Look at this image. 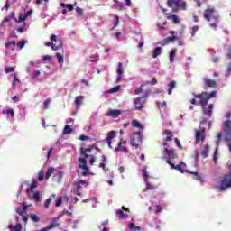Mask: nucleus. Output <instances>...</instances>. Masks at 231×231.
<instances>
[{
    "label": "nucleus",
    "instance_id": "48",
    "mask_svg": "<svg viewBox=\"0 0 231 231\" xmlns=\"http://www.w3.org/2000/svg\"><path fill=\"white\" fill-rule=\"evenodd\" d=\"M39 75H41V71L34 70L33 73L31 75V79H37V77H39Z\"/></svg>",
    "mask_w": 231,
    "mask_h": 231
},
{
    "label": "nucleus",
    "instance_id": "18",
    "mask_svg": "<svg viewBox=\"0 0 231 231\" xmlns=\"http://www.w3.org/2000/svg\"><path fill=\"white\" fill-rule=\"evenodd\" d=\"M83 100H84L83 96H78V97H75V104H76L77 109L80 108V106H82Z\"/></svg>",
    "mask_w": 231,
    "mask_h": 231
},
{
    "label": "nucleus",
    "instance_id": "36",
    "mask_svg": "<svg viewBox=\"0 0 231 231\" xmlns=\"http://www.w3.org/2000/svg\"><path fill=\"white\" fill-rule=\"evenodd\" d=\"M51 103V98L48 97L43 103V109H49L50 104Z\"/></svg>",
    "mask_w": 231,
    "mask_h": 231
},
{
    "label": "nucleus",
    "instance_id": "61",
    "mask_svg": "<svg viewBox=\"0 0 231 231\" xmlns=\"http://www.w3.org/2000/svg\"><path fill=\"white\" fill-rule=\"evenodd\" d=\"M51 60V56L50 55H45L42 57L43 62H46V60Z\"/></svg>",
    "mask_w": 231,
    "mask_h": 231
},
{
    "label": "nucleus",
    "instance_id": "26",
    "mask_svg": "<svg viewBox=\"0 0 231 231\" xmlns=\"http://www.w3.org/2000/svg\"><path fill=\"white\" fill-rule=\"evenodd\" d=\"M114 3H116L115 6L119 10V12H122L124 10V3L118 1V0H114Z\"/></svg>",
    "mask_w": 231,
    "mask_h": 231
},
{
    "label": "nucleus",
    "instance_id": "45",
    "mask_svg": "<svg viewBox=\"0 0 231 231\" xmlns=\"http://www.w3.org/2000/svg\"><path fill=\"white\" fill-rule=\"evenodd\" d=\"M132 125L133 127H137L138 129H140V127H142V125L140 124V122L134 120L132 121Z\"/></svg>",
    "mask_w": 231,
    "mask_h": 231
},
{
    "label": "nucleus",
    "instance_id": "5",
    "mask_svg": "<svg viewBox=\"0 0 231 231\" xmlns=\"http://www.w3.org/2000/svg\"><path fill=\"white\" fill-rule=\"evenodd\" d=\"M142 133L135 132L133 134V137H131V145L132 147H135V149L140 148V143H142Z\"/></svg>",
    "mask_w": 231,
    "mask_h": 231
},
{
    "label": "nucleus",
    "instance_id": "41",
    "mask_svg": "<svg viewBox=\"0 0 231 231\" xmlns=\"http://www.w3.org/2000/svg\"><path fill=\"white\" fill-rule=\"evenodd\" d=\"M13 71H15L14 67H5V73H13Z\"/></svg>",
    "mask_w": 231,
    "mask_h": 231
},
{
    "label": "nucleus",
    "instance_id": "56",
    "mask_svg": "<svg viewBox=\"0 0 231 231\" xmlns=\"http://www.w3.org/2000/svg\"><path fill=\"white\" fill-rule=\"evenodd\" d=\"M38 180L39 181H42V180H44V174L42 173V171H40L38 173Z\"/></svg>",
    "mask_w": 231,
    "mask_h": 231
},
{
    "label": "nucleus",
    "instance_id": "17",
    "mask_svg": "<svg viewBox=\"0 0 231 231\" xmlns=\"http://www.w3.org/2000/svg\"><path fill=\"white\" fill-rule=\"evenodd\" d=\"M122 112L120 110H109L107 112V116H111V118H118Z\"/></svg>",
    "mask_w": 231,
    "mask_h": 231
},
{
    "label": "nucleus",
    "instance_id": "28",
    "mask_svg": "<svg viewBox=\"0 0 231 231\" xmlns=\"http://www.w3.org/2000/svg\"><path fill=\"white\" fill-rule=\"evenodd\" d=\"M60 5L62 6V8H68L69 12H73V10H75V8L73 7V4L61 3Z\"/></svg>",
    "mask_w": 231,
    "mask_h": 231
},
{
    "label": "nucleus",
    "instance_id": "33",
    "mask_svg": "<svg viewBox=\"0 0 231 231\" xmlns=\"http://www.w3.org/2000/svg\"><path fill=\"white\" fill-rule=\"evenodd\" d=\"M37 185H38L37 180L32 179V182L30 184V190H33V189H37Z\"/></svg>",
    "mask_w": 231,
    "mask_h": 231
},
{
    "label": "nucleus",
    "instance_id": "64",
    "mask_svg": "<svg viewBox=\"0 0 231 231\" xmlns=\"http://www.w3.org/2000/svg\"><path fill=\"white\" fill-rule=\"evenodd\" d=\"M194 1L197 4V6H201V4L205 3V0H194Z\"/></svg>",
    "mask_w": 231,
    "mask_h": 231
},
{
    "label": "nucleus",
    "instance_id": "22",
    "mask_svg": "<svg viewBox=\"0 0 231 231\" xmlns=\"http://www.w3.org/2000/svg\"><path fill=\"white\" fill-rule=\"evenodd\" d=\"M210 151V147L208 145H205L202 149L201 154L203 158H208V152Z\"/></svg>",
    "mask_w": 231,
    "mask_h": 231
},
{
    "label": "nucleus",
    "instance_id": "63",
    "mask_svg": "<svg viewBox=\"0 0 231 231\" xmlns=\"http://www.w3.org/2000/svg\"><path fill=\"white\" fill-rule=\"evenodd\" d=\"M142 91H143V88L142 87H140L139 88H137L135 91H134V94L135 95H140V93H142Z\"/></svg>",
    "mask_w": 231,
    "mask_h": 231
},
{
    "label": "nucleus",
    "instance_id": "1",
    "mask_svg": "<svg viewBox=\"0 0 231 231\" xmlns=\"http://www.w3.org/2000/svg\"><path fill=\"white\" fill-rule=\"evenodd\" d=\"M192 95L194 98L189 101L190 104H192V106H201L204 115L208 117L212 116L214 104H209L208 107L206 106L208 104V100H210V98H216L217 97V92L211 91L208 93L205 91L199 94L193 93Z\"/></svg>",
    "mask_w": 231,
    "mask_h": 231
},
{
    "label": "nucleus",
    "instance_id": "60",
    "mask_svg": "<svg viewBox=\"0 0 231 231\" xmlns=\"http://www.w3.org/2000/svg\"><path fill=\"white\" fill-rule=\"evenodd\" d=\"M22 207H23L22 208H23V213L26 214L29 206L26 205V204H24V203H23V204H22Z\"/></svg>",
    "mask_w": 231,
    "mask_h": 231
},
{
    "label": "nucleus",
    "instance_id": "50",
    "mask_svg": "<svg viewBox=\"0 0 231 231\" xmlns=\"http://www.w3.org/2000/svg\"><path fill=\"white\" fill-rule=\"evenodd\" d=\"M16 214H18L19 216H23L24 211H23V208H16Z\"/></svg>",
    "mask_w": 231,
    "mask_h": 231
},
{
    "label": "nucleus",
    "instance_id": "59",
    "mask_svg": "<svg viewBox=\"0 0 231 231\" xmlns=\"http://www.w3.org/2000/svg\"><path fill=\"white\" fill-rule=\"evenodd\" d=\"M221 138H223V134L219 133L217 134V145H219V143L221 142Z\"/></svg>",
    "mask_w": 231,
    "mask_h": 231
},
{
    "label": "nucleus",
    "instance_id": "43",
    "mask_svg": "<svg viewBox=\"0 0 231 231\" xmlns=\"http://www.w3.org/2000/svg\"><path fill=\"white\" fill-rule=\"evenodd\" d=\"M3 114L4 115H10L12 117H14V109L10 108L8 110H4Z\"/></svg>",
    "mask_w": 231,
    "mask_h": 231
},
{
    "label": "nucleus",
    "instance_id": "20",
    "mask_svg": "<svg viewBox=\"0 0 231 231\" xmlns=\"http://www.w3.org/2000/svg\"><path fill=\"white\" fill-rule=\"evenodd\" d=\"M159 55H162V47H156L152 51V59H156Z\"/></svg>",
    "mask_w": 231,
    "mask_h": 231
},
{
    "label": "nucleus",
    "instance_id": "15",
    "mask_svg": "<svg viewBox=\"0 0 231 231\" xmlns=\"http://www.w3.org/2000/svg\"><path fill=\"white\" fill-rule=\"evenodd\" d=\"M87 158H79V162H80L79 167V169H83V171H89V168H88V160H86Z\"/></svg>",
    "mask_w": 231,
    "mask_h": 231
},
{
    "label": "nucleus",
    "instance_id": "12",
    "mask_svg": "<svg viewBox=\"0 0 231 231\" xmlns=\"http://www.w3.org/2000/svg\"><path fill=\"white\" fill-rule=\"evenodd\" d=\"M204 84H205V86H207L208 88H217V82H216V80L210 79H208V78H205V79H204Z\"/></svg>",
    "mask_w": 231,
    "mask_h": 231
},
{
    "label": "nucleus",
    "instance_id": "23",
    "mask_svg": "<svg viewBox=\"0 0 231 231\" xmlns=\"http://www.w3.org/2000/svg\"><path fill=\"white\" fill-rule=\"evenodd\" d=\"M178 53V49H172L169 54L170 62H174V57Z\"/></svg>",
    "mask_w": 231,
    "mask_h": 231
},
{
    "label": "nucleus",
    "instance_id": "16",
    "mask_svg": "<svg viewBox=\"0 0 231 231\" xmlns=\"http://www.w3.org/2000/svg\"><path fill=\"white\" fill-rule=\"evenodd\" d=\"M167 19L169 21H171V23H173V24H180V16H178L176 14H170L169 16H167Z\"/></svg>",
    "mask_w": 231,
    "mask_h": 231
},
{
    "label": "nucleus",
    "instance_id": "58",
    "mask_svg": "<svg viewBox=\"0 0 231 231\" xmlns=\"http://www.w3.org/2000/svg\"><path fill=\"white\" fill-rule=\"evenodd\" d=\"M76 12H77V14H79V15H83L84 14V11L80 7H77Z\"/></svg>",
    "mask_w": 231,
    "mask_h": 231
},
{
    "label": "nucleus",
    "instance_id": "57",
    "mask_svg": "<svg viewBox=\"0 0 231 231\" xmlns=\"http://www.w3.org/2000/svg\"><path fill=\"white\" fill-rule=\"evenodd\" d=\"M62 205V197H60L56 201V207H60Z\"/></svg>",
    "mask_w": 231,
    "mask_h": 231
},
{
    "label": "nucleus",
    "instance_id": "54",
    "mask_svg": "<svg viewBox=\"0 0 231 231\" xmlns=\"http://www.w3.org/2000/svg\"><path fill=\"white\" fill-rule=\"evenodd\" d=\"M175 143L179 149H183V146H181V143L180 142V139L175 138Z\"/></svg>",
    "mask_w": 231,
    "mask_h": 231
},
{
    "label": "nucleus",
    "instance_id": "47",
    "mask_svg": "<svg viewBox=\"0 0 231 231\" xmlns=\"http://www.w3.org/2000/svg\"><path fill=\"white\" fill-rule=\"evenodd\" d=\"M26 26V23H23V26L22 27H15L16 32H19L20 33H24V27Z\"/></svg>",
    "mask_w": 231,
    "mask_h": 231
},
{
    "label": "nucleus",
    "instance_id": "52",
    "mask_svg": "<svg viewBox=\"0 0 231 231\" xmlns=\"http://www.w3.org/2000/svg\"><path fill=\"white\" fill-rule=\"evenodd\" d=\"M217 156H219V152H217V149H216L213 156V162H217Z\"/></svg>",
    "mask_w": 231,
    "mask_h": 231
},
{
    "label": "nucleus",
    "instance_id": "55",
    "mask_svg": "<svg viewBox=\"0 0 231 231\" xmlns=\"http://www.w3.org/2000/svg\"><path fill=\"white\" fill-rule=\"evenodd\" d=\"M50 203H51V199L49 198L44 204L45 208H50Z\"/></svg>",
    "mask_w": 231,
    "mask_h": 231
},
{
    "label": "nucleus",
    "instance_id": "49",
    "mask_svg": "<svg viewBox=\"0 0 231 231\" xmlns=\"http://www.w3.org/2000/svg\"><path fill=\"white\" fill-rule=\"evenodd\" d=\"M120 23V16L116 15V22H115V26L112 28V30H115L118 26V23Z\"/></svg>",
    "mask_w": 231,
    "mask_h": 231
},
{
    "label": "nucleus",
    "instance_id": "30",
    "mask_svg": "<svg viewBox=\"0 0 231 231\" xmlns=\"http://www.w3.org/2000/svg\"><path fill=\"white\" fill-rule=\"evenodd\" d=\"M117 75H124V63L122 62L118 63Z\"/></svg>",
    "mask_w": 231,
    "mask_h": 231
},
{
    "label": "nucleus",
    "instance_id": "2",
    "mask_svg": "<svg viewBox=\"0 0 231 231\" xmlns=\"http://www.w3.org/2000/svg\"><path fill=\"white\" fill-rule=\"evenodd\" d=\"M214 14H216V9L214 7H209L204 10L203 16L208 23L214 21V23H210V27L216 30L217 28V23H219V15H215Z\"/></svg>",
    "mask_w": 231,
    "mask_h": 231
},
{
    "label": "nucleus",
    "instance_id": "34",
    "mask_svg": "<svg viewBox=\"0 0 231 231\" xmlns=\"http://www.w3.org/2000/svg\"><path fill=\"white\" fill-rule=\"evenodd\" d=\"M190 174L194 176V180H197V181H203V179H201V175H199V173L191 171Z\"/></svg>",
    "mask_w": 231,
    "mask_h": 231
},
{
    "label": "nucleus",
    "instance_id": "53",
    "mask_svg": "<svg viewBox=\"0 0 231 231\" xmlns=\"http://www.w3.org/2000/svg\"><path fill=\"white\" fill-rule=\"evenodd\" d=\"M147 84H151L152 86H156V84H158V79H156V78H153L151 82H147Z\"/></svg>",
    "mask_w": 231,
    "mask_h": 231
},
{
    "label": "nucleus",
    "instance_id": "19",
    "mask_svg": "<svg viewBox=\"0 0 231 231\" xmlns=\"http://www.w3.org/2000/svg\"><path fill=\"white\" fill-rule=\"evenodd\" d=\"M93 151V146L89 147V148H80V152L81 154L85 157V158H89V154L86 153V152H91Z\"/></svg>",
    "mask_w": 231,
    "mask_h": 231
},
{
    "label": "nucleus",
    "instance_id": "4",
    "mask_svg": "<svg viewBox=\"0 0 231 231\" xmlns=\"http://www.w3.org/2000/svg\"><path fill=\"white\" fill-rule=\"evenodd\" d=\"M147 94H144L143 97H136L134 99V110L135 111H143V106L147 100Z\"/></svg>",
    "mask_w": 231,
    "mask_h": 231
},
{
    "label": "nucleus",
    "instance_id": "11",
    "mask_svg": "<svg viewBox=\"0 0 231 231\" xmlns=\"http://www.w3.org/2000/svg\"><path fill=\"white\" fill-rule=\"evenodd\" d=\"M146 190H156L160 188L159 183H155L154 180H146Z\"/></svg>",
    "mask_w": 231,
    "mask_h": 231
},
{
    "label": "nucleus",
    "instance_id": "6",
    "mask_svg": "<svg viewBox=\"0 0 231 231\" xmlns=\"http://www.w3.org/2000/svg\"><path fill=\"white\" fill-rule=\"evenodd\" d=\"M223 131L225 133V142H231V121L227 120L223 125Z\"/></svg>",
    "mask_w": 231,
    "mask_h": 231
},
{
    "label": "nucleus",
    "instance_id": "32",
    "mask_svg": "<svg viewBox=\"0 0 231 231\" xmlns=\"http://www.w3.org/2000/svg\"><path fill=\"white\" fill-rule=\"evenodd\" d=\"M73 129L69 125H65L63 134H71Z\"/></svg>",
    "mask_w": 231,
    "mask_h": 231
},
{
    "label": "nucleus",
    "instance_id": "27",
    "mask_svg": "<svg viewBox=\"0 0 231 231\" xmlns=\"http://www.w3.org/2000/svg\"><path fill=\"white\" fill-rule=\"evenodd\" d=\"M53 172H55V168L50 167L47 172L45 173V179L50 180V177L51 176V174H53Z\"/></svg>",
    "mask_w": 231,
    "mask_h": 231
},
{
    "label": "nucleus",
    "instance_id": "62",
    "mask_svg": "<svg viewBox=\"0 0 231 231\" xmlns=\"http://www.w3.org/2000/svg\"><path fill=\"white\" fill-rule=\"evenodd\" d=\"M162 208L160 206H155V214H160L162 212Z\"/></svg>",
    "mask_w": 231,
    "mask_h": 231
},
{
    "label": "nucleus",
    "instance_id": "42",
    "mask_svg": "<svg viewBox=\"0 0 231 231\" xmlns=\"http://www.w3.org/2000/svg\"><path fill=\"white\" fill-rule=\"evenodd\" d=\"M120 91V86L114 87L110 90H108V93H118Z\"/></svg>",
    "mask_w": 231,
    "mask_h": 231
},
{
    "label": "nucleus",
    "instance_id": "31",
    "mask_svg": "<svg viewBox=\"0 0 231 231\" xmlns=\"http://www.w3.org/2000/svg\"><path fill=\"white\" fill-rule=\"evenodd\" d=\"M28 44V41H19L16 43V46L19 48V50H23L24 48V45Z\"/></svg>",
    "mask_w": 231,
    "mask_h": 231
},
{
    "label": "nucleus",
    "instance_id": "39",
    "mask_svg": "<svg viewBox=\"0 0 231 231\" xmlns=\"http://www.w3.org/2000/svg\"><path fill=\"white\" fill-rule=\"evenodd\" d=\"M174 41H178V37L177 36H170L168 38H166V42H174Z\"/></svg>",
    "mask_w": 231,
    "mask_h": 231
},
{
    "label": "nucleus",
    "instance_id": "24",
    "mask_svg": "<svg viewBox=\"0 0 231 231\" xmlns=\"http://www.w3.org/2000/svg\"><path fill=\"white\" fill-rule=\"evenodd\" d=\"M164 134H166L165 142H171L172 140V132L170 130H164Z\"/></svg>",
    "mask_w": 231,
    "mask_h": 231
},
{
    "label": "nucleus",
    "instance_id": "37",
    "mask_svg": "<svg viewBox=\"0 0 231 231\" xmlns=\"http://www.w3.org/2000/svg\"><path fill=\"white\" fill-rule=\"evenodd\" d=\"M129 229L133 231H140L142 230V227L134 226V223H130Z\"/></svg>",
    "mask_w": 231,
    "mask_h": 231
},
{
    "label": "nucleus",
    "instance_id": "9",
    "mask_svg": "<svg viewBox=\"0 0 231 231\" xmlns=\"http://www.w3.org/2000/svg\"><path fill=\"white\" fill-rule=\"evenodd\" d=\"M165 152H166V154H167V156L168 157H162V160H166V162H167V160H171V158L172 159V160H176V158H178V153L176 152V150H170L169 148H165Z\"/></svg>",
    "mask_w": 231,
    "mask_h": 231
},
{
    "label": "nucleus",
    "instance_id": "35",
    "mask_svg": "<svg viewBox=\"0 0 231 231\" xmlns=\"http://www.w3.org/2000/svg\"><path fill=\"white\" fill-rule=\"evenodd\" d=\"M56 58L58 60L59 64H62V62H64V56H62V54L56 52Z\"/></svg>",
    "mask_w": 231,
    "mask_h": 231
},
{
    "label": "nucleus",
    "instance_id": "7",
    "mask_svg": "<svg viewBox=\"0 0 231 231\" xmlns=\"http://www.w3.org/2000/svg\"><path fill=\"white\" fill-rule=\"evenodd\" d=\"M166 163L171 167V169H174L175 171H179V172H181V174L185 173V167H187V164L185 162H180V164H174L170 159H167Z\"/></svg>",
    "mask_w": 231,
    "mask_h": 231
},
{
    "label": "nucleus",
    "instance_id": "38",
    "mask_svg": "<svg viewBox=\"0 0 231 231\" xmlns=\"http://www.w3.org/2000/svg\"><path fill=\"white\" fill-rule=\"evenodd\" d=\"M25 19H28V17L23 14L19 16L18 20L15 19V23H17V24H20V23H23V21H24Z\"/></svg>",
    "mask_w": 231,
    "mask_h": 231
},
{
    "label": "nucleus",
    "instance_id": "46",
    "mask_svg": "<svg viewBox=\"0 0 231 231\" xmlns=\"http://www.w3.org/2000/svg\"><path fill=\"white\" fill-rule=\"evenodd\" d=\"M30 218L32 219V221H33L34 223H39V217L37 215H31Z\"/></svg>",
    "mask_w": 231,
    "mask_h": 231
},
{
    "label": "nucleus",
    "instance_id": "40",
    "mask_svg": "<svg viewBox=\"0 0 231 231\" xmlns=\"http://www.w3.org/2000/svg\"><path fill=\"white\" fill-rule=\"evenodd\" d=\"M33 199L35 201H41V193L39 191H35L33 194Z\"/></svg>",
    "mask_w": 231,
    "mask_h": 231
},
{
    "label": "nucleus",
    "instance_id": "44",
    "mask_svg": "<svg viewBox=\"0 0 231 231\" xmlns=\"http://www.w3.org/2000/svg\"><path fill=\"white\" fill-rule=\"evenodd\" d=\"M198 30H199V27L198 25H195L192 27L191 29V37H194V35H196V32H198Z\"/></svg>",
    "mask_w": 231,
    "mask_h": 231
},
{
    "label": "nucleus",
    "instance_id": "10",
    "mask_svg": "<svg viewBox=\"0 0 231 231\" xmlns=\"http://www.w3.org/2000/svg\"><path fill=\"white\" fill-rule=\"evenodd\" d=\"M125 143H127V141L121 140V142L118 143L117 147L115 148V152H118L119 151H121V152H125V154H127L129 152V150L127 149V147L123 146L125 145Z\"/></svg>",
    "mask_w": 231,
    "mask_h": 231
},
{
    "label": "nucleus",
    "instance_id": "21",
    "mask_svg": "<svg viewBox=\"0 0 231 231\" xmlns=\"http://www.w3.org/2000/svg\"><path fill=\"white\" fill-rule=\"evenodd\" d=\"M116 216L119 219H125V217H129V215H127V213H124L122 209H118L116 211Z\"/></svg>",
    "mask_w": 231,
    "mask_h": 231
},
{
    "label": "nucleus",
    "instance_id": "8",
    "mask_svg": "<svg viewBox=\"0 0 231 231\" xmlns=\"http://www.w3.org/2000/svg\"><path fill=\"white\" fill-rule=\"evenodd\" d=\"M196 143H201V142H205V128H201L200 130L196 131L195 134Z\"/></svg>",
    "mask_w": 231,
    "mask_h": 231
},
{
    "label": "nucleus",
    "instance_id": "13",
    "mask_svg": "<svg viewBox=\"0 0 231 231\" xmlns=\"http://www.w3.org/2000/svg\"><path fill=\"white\" fill-rule=\"evenodd\" d=\"M15 46H17V42L15 41L7 42L5 43V48L7 51H14L15 50Z\"/></svg>",
    "mask_w": 231,
    "mask_h": 231
},
{
    "label": "nucleus",
    "instance_id": "51",
    "mask_svg": "<svg viewBox=\"0 0 231 231\" xmlns=\"http://www.w3.org/2000/svg\"><path fill=\"white\" fill-rule=\"evenodd\" d=\"M170 89H174L176 88V81H171L168 84Z\"/></svg>",
    "mask_w": 231,
    "mask_h": 231
},
{
    "label": "nucleus",
    "instance_id": "3",
    "mask_svg": "<svg viewBox=\"0 0 231 231\" xmlns=\"http://www.w3.org/2000/svg\"><path fill=\"white\" fill-rule=\"evenodd\" d=\"M168 8H171L174 14L180 12V10H187V3L183 0H168Z\"/></svg>",
    "mask_w": 231,
    "mask_h": 231
},
{
    "label": "nucleus",
    "instance_id": "29",
    "mask_svg": "<svg viewBox=\"0 0 231 231\" xmlns=\"http://www.w3.org/2000/svg\"><path fill=\"white\" fill-rule=\"evenodd\" d=\"M17 84H21V79L17 78V74L14 75L13 89H15Z\"/></svg>",
    "mask_w": 231,
    "mask_h": 231
},
{
    "label": "nucleus",
    "instance_id": "14",
    "mask_svg": "<svg viewBox=\"0 0 231 231\" xmlns=\"http://www.w3.org/2000/svg\"><path fill=\"white\" fill-rule=\"evenodd\" d=\"M116 137V131H110L107 134L106 143H108V146L110 147V149H112V147H111L112 140Z\"/></svg>",
    "mask_w": 231,
    "mask_h": 231
},
{
    "label": "nucleus",
    "instance_id": "25",
    "mask_svg": "<svg viewBox=\"0 0 231 231\" xmlns=\"http://www.w3.org/2000/svg\"><path fill=\"white\" fill-rule=\"evenodd\" d=\"M63 48V44H62V42H60V43L59 45H57V43H52V47H51V50L53 51H59V50H62Z\"/></svg>",
    "mask_w": 231,
    "mask_h": 231
}]
</instances>
